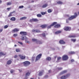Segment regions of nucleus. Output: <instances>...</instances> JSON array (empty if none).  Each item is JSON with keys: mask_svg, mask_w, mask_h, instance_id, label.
<instances>
[{"mask_svg": "<svg viewBox=\"0 0 79 79\" xmlns=\"http://www.w3.org/2000/svg\"><path fill=\"white\" fill-rule=\"evenodd\" d=\"M69 55H72V54H74L75 53V52L73 51H71L70 52H69Z\"/></svg>", "mask_w": 79, "mask_h": 79, "instance_id": "27", "label": "nucleus"}, {"mask_svg": "<svg viewBox=\"0 0 79 79\" xmlns=\"http://www.w3.org/2000/svg\"><path fill=\"white\" fill-rule=\"evenodd\" d=\"M17 46L16 45V44H15V47H16Z\"/></svg>", "mask_w": 79, "mask_h": 79, "instance_id": "59", "label": "nucleus"}, {"mask_svg": "<svg viewBox=\"0 0 79 79\" xmlns=\"http://www.w3.org/2000/svg\"><path fill=\"white\" fill-rule=\"evenodd\" d=\"M61 57H57V61H59V60H61Z\"/></svg>", "mask_w": 79, "mask_h": 79, "instance_id": "36", "label": "nucleus"}, {"mask_svg": "<svg viewBox=\"0 0 79 79\" xmlns=\"http://www.w3.org/2000/svg\"><path fill=\"white\" fill-rule=\"evenodd\" d=\"M74 15H72L70 17H69L68 19L69 20H71L72 19H73L74 18H76L77 16V14L76 12L74 13Z\"/></svg>", "mask_w": 79, "mask_h": 79, "instance_id": "2", "label": "nucleus"}, {"mask_svg": "<svg viewBox=\"0 0 79 79\" xmlns=\"http://www.w3.org/2000/svg\"><path fill=\"white\" fill-rule=\"evenodd\" d=\"M57 24V22H53L52 24H51V25H50L49 26H48L47 27L48 29H50L53 26H54V25H55V24Z\"/></svg>", "mask_w": 79, "mask_h": 79, "instance_id": "7", "label": "nucleus"}, {"mask_svg": "<svg viewBox=\"0 0 79 79\" xmlns=\"http://www.w3.org/2000/svg\"><path fill=\"white\" fill-rule=\"evenodd\" d=\"M10 73H13V72H15V70H10Z\"/></svg>", "mask_w": 79, "mask_h": 79, "instance_id": "43", "label": "nucleus"}, {"mask_svg": "<svg viewBox=\"0 0 79 79\" xmlns=\"http://www.w3.org/2000/svg\"><path fill=\"white\" fill-rule=\"evenodd\" d=\"M17 35H18L16 34H15L14 35V37H16Z\"/></svg>", "mask_w": 79, "mask_h": 79, "instance_id": "47", "label": "nucleus"}, {"mask_svg": "<svg viewBox=\"0 0 79 79\" xmlns=\"http://www.w3.org/2000/svg\"><path fill=\"white\" fill-rule=\"evenodd\" d=\"M22 38L21 39V40H24V37L25 38V43L26 44H29L30 43V42H29V41L27 40H27V38L26 37V36H24L23 35L22 36Z\"/></svg>", "mask_w": 79, "mask_h": 79, "instance_id": "1", "label": "nucleus"}, {"mask_svg": "<svg viewBox=\"0 0 79 79\" xmlns=\"http://www.w3.org/2000/svg\"><path fill=\"white\" fill-rule=\"evenodd\" d=\"M48 6V4H45L42 6V7L43 8H45V7H47Z\"/></svg>", "mask_w": 79, "mask_h": 79, "instance_id": "25", "label": "nucleus"}, {"mask_svg": "<svg viewBox=\"0 0 79 79\" xmlns=\"http://www.w3.org/2000/svg\"><path fill=\"white\" fill-rule=\"evenodd\" d=\"M2 31H3V29H0V32H2Z\"/></svg>", "mask_w": 79, "mask_h": 79, "instance_id": "50", "label": "nucleus"}, {"mask_svg": "<svg viewBox=\"0 0 79 79\" xmlns=\"http://www.w3.org/2000/svg\"><path fill=\"white\" fill-rule=\"evenodd\" d=\"M31 10H32V9H31Z\"/></svg>", "mask_w": 79, "mask_h": 79, "instance_id": "63", "label": "nucleus"}, {"mask_svg": "<svg viewBox=\"0 0 79 79\" xmlns=\"http://www.w3.org/2000/svg\"><path fill=\"white\" fill-rule=\"evenodd\" d=\"M15 13V11L10 12L9 15H8V17H10V16H12V14Z\"/></svg>", "mask_w": 79, "mask_h": 79, "instance_id": "23", "label": "nucleus"}, {"mask_svg": "<svg viewBox=\"0 0 79 79\" xmlns=\"http://www.w3.org/2000/svg\"><path fill=\"white\" fill-rule=\"evenodd\" d=\"M39 21V20L37 19H31L29 20V22L31 23H33V22H37Z\"/></svg>", "mask_w": 79, "mask_h": 79, "instance_id": "6", "label": "nucleus"}, {"mask_svg": "<svg viewBox=\"0 0 79 79\" xmlns=\"http://www.w3.org/2000/svg\"><path fill=\"white\" fill-rule=\"evenodd\" d=\"M64 30L66 31H70L71 30V27L69 26L65 27L64 28Z\"/></svg>", "mask_w": 79, "mask_h": 79, "instance_id": "3", "label": "nucleus"}, {"mask_svg": "<svg viewBox=\"0 0 79 79\" xmlns=\"http://www.w3.org/2000/svg\"><path fill=\"white\" fill-rule=\"evenodd\" d=\"M19 72H20L21 73V72H22V70H21V69H19Z\"/></svg>", "mask_w": 79, "mask_h": 79, "instance_id": "51", "label": "nucleus"}, {"mask_svg": "<svg viewBox=\"0 0 79 79\" xmlns=\"http://www.w3.org/2000/svg\"><path fill=\"white\" fill-rule=\"evenodd\" d=\"M32 32H36V30H32Z\"/></svg>", "mask_w": 79, "mask_h": 79, "instance_id": "46", "label": "nucleus"}, {"mask_svg": "<svg viewBox=\"0 0 79 79\" xmlns=\"http://www.w3.org/2000/svg\"><path fill=\"white\" fill-rule=\"evenodd\" d=\"M18 43H19V44H21V45H23V43H22V42L19 41Z\"/></svg>", "mask_w": 79, "mask_h": 79, "instance_id": "44", "label": "nucleus"}, {"mask_svg": "<svg viewBox=\"0 0 79 79\" xmlns=\"http://www.w3.org/2000/svg\"><path fill=\"white\" fill-rule=\"evenodd\" d=\"M57 69L59 70H62V69H63V68L58 67L57 68Z\"/></svg>", "mask_w": 79, "mask_h": 79, "instance_id": "32", "label": "nucleus"}, {"mask_svg": "<svg viewBox=\"0 0 79 79\" xmlns=\"http://www.w3.org/2000/svg\"><path fill=\"white\" fill-rule=\"evenodd\" d=\"M57 4H62L63 2L61 1H58L57 2Z\"/></svg>", "mask_w": 79, "mask_h": 79, "instance_id": "33", "label": "nucleus"}, {"mask_svg": "<svg viewBox=\"0 0 79 79\" xmlns=\"http://www.w3.org/2000/svg\"><path fill=\"white\" fill-rule=\"evenodd\" d=\"M59 43L60 44H64L65 42L63 40H61L59 41Z\"/></svg>", "mask_w": 79, "mask_h": 79, "instance_id": "16", "label": "nucleus"}, {"mask_svg": "<svg viewBox=\"0 0 79 79\" xmlns=\"http://www.w3.org/2000/svg\"><path fill=\"white\" fill-rule=\"evenodd\" d=\"M16 52H20V49L19 48H16Z\"/></svg>", "mask_w": 79, "mask_h": 79, "instance_id": "29", "label": "nucleus"}, {"mask_svg": "<svg viewBox=\"0 0 79 79\" xmlns=\"http://www.w3.org/2000/svg\"><path fill=\"white\" fill-rule=\"evenodd\" d=\"M41 14L42 15H45V14H46V12H41Z\"/></svg>", "mask_w": 79, "mask_h": 79, "instance_id": "41", "label": "nucleus"}, {"mask_svg": "<svg viewBox=\"0 0 79 79\" xmlns=\"http://www.w3.org/2000/svg\"><path fill=\"white\" fill-rule=\"evenodd\" d=\"M10 9H11V8H7V10L8 11H10Z\"/></svg>", "mask_w": 79, "mask_h": 79, "instance_id": "48", "label": "nucleus"}, {"mask_svg": "<svg viewBox=\"0 0 79 79\" xmlns=\"http://www.w3.org/2000/svg\"><path fill=\"white\" fill-rule=\"evenodd\" d=\"M36 32L39 33L40 32V31L39 30H36Z\"/></svg>", "mask_w": 79, "mask_h": 79, "instance_id": "39", "label": "nucleus"}, {"mask_svg": "<svg viewBox=\"0 0 79 79\" xmlns=\"http://www.w3.org/2000/svg\"><path fill=\"white\" fill-rule=\"evenodd\" d=\"M51 60L52 58L50 57H48L46 58V60H48V61H50Z\"/></svg>", "mask_w": 79, "mask_h": 79, "instance_id": "26", "label": "nucleus"}, {"mask_svg": "<svg viewBox=\"0 0 79 79\" xmlns=\"http://www.w3.org/2000/svg\"><path fill=\"white\" fill-rule=\"evenodd\" d=\"M69 76H70V74L68 73V74H67L66 75V76H62L60 77V79H66V78H67V77H69Z\"/></svg>", "mask_w": 79, "mask_h": 79, "instance_id": "5", "label": "nucleus"}, {"mask_svg": "<svg viewBox=\"0 0 79 79\" xmlns=\"http://www.w3.org/2000/svg\"><path fill=\"white\" fill-rule=\"evenodd\" d=\"M11 63V60H8L7 62V64H10Z\"/></svg>", "mask_w": 79, "mask_h": 79, "instance_id": "24", "label": "nucleus"}, {"mask_svg": "<svg viewBox=\"0 0 79 79\" xmlns=\"http://www.w3.org/2000/svg\"><path fill=\"white\" fill-rule=\"evenodd\" d=\"M67 73V70H65L60 73V74H65V73Z\"/></svg>", "mask_w": 79, "mask_h": 79, "instance_id": "19", "label": "nucleus"}, {"mask_svg": "<svg viewBox=\"0 0 79 79\" xmlns=\"http://www.w3.org/2000/svg\"><path fill=\"white\" fill-rule=\"evenodd\" d=\"M49 73H51V70H50L48 71Z\"/></svg>", "mask_w": 79, "mask_h": 79, "instance_id": "52", "label": "nucleus"}, {"mask_svg": "<svg viewBox=\"0 0 79 79\" xmlns=\"http://www.w3.org/2000/svg\"><path fill=\"white\" fill-rule=\"evenodd\" d=\"M48 12L49 13H52V10L50 9H49L48 10Z\"/></svg>", "mask_w": 79, "mask_h": 79, "instance_id": "30", "label": "nucleus"}, {"mask_svg": "<svg viewBox=\"0 0 79 79\" xmlns=\"http://www.w3.org/2000/svg\"><path fill=\"white\" fill-rule=\"evenodd\" d=\"M37 40L35 39H32V41L33 42H36Z\"/></svg>", "mask_w": 79, "mask_h": 79, "instance_id": "34", "label": "nucleus"}, {"mask_svg": "<svg viewBox=\"0 0 79 79\" xmlns=\"http://www.w3.org/2000/svg\"><path fill=\"white\" fill-rule=\"evenodd\" d=\"M8 27V26L7 25H5L4 27V29H6Z\"/></svg>", "mask_w": 79, "mask_h": 79, "instance_id": "35", "label": "nucleus"}, {"mask_svg": "<svg viewBox=\"0 0 79 79\" xmlns=\"http://www.w3.org/2000/svg\"><path fill=\"white\" fill-rule=\"evenodd\" d=\"M42 56V54H40L38 55L36 57V61H37L40 59V58H41V56Z\"/></svg>", "mask_w": 79, "mask_h": 79, "instance_id": "8", "label": "nucleus"}, {"mask_svg": "<svg viewBox=\"0 0 79 79\" xmlns=\"http://www.w3.org/2000/svg\"><path fill=\"white\" fill-rule=\"evenodd\" d=\"M12 4V3H11V2H8L7 3L6 5L7 6L8 5H11Z\"/></svg>", "mask_w": 79, "mask_h": 79, "instance_id": "28", "label": "nucleus"}, {"mask_svg": "<svg viewBox=\"0 0 79 79\" xmlns=\"http://www.w3.org/2000/svg\"><path fill=\"white\" fill-rule=\"evenodd\" d=\"M45 77H48V75H45Z\"/></svg>", "mask_w": 79, "mask_h": 79, "instance_id": "54", "label": "nucleus"}, {"mask_svg": "<svg viewBox=\"0 0 79 79\" xmlns=\"http://www.w3.org/2000/svg\"><path fill=\"white\" fill-rule=\"evenodd\" d=\"M61 33V31H56L55 32V34H60V33Z\"/></svg>", "mask_w": 79, "mask_h": 79, "instance_id": "21", "label": "nucleus"}, {"mask_svg": "<svg viewBox=\"0 0 79 79\" xmlns=\"http://www.w3.org/2000/svg\"><path fill=\"white\" fill-rule=\"evenodd\" d=\"M71 62H74V60L73 59H71Z\"/></svg>", "mask_w": 79, "mask_h": 79, "instance_id": "49", "label": "nucleus"}, {"mask_svg": "<svg viewBox=\"0 0 79 79\" xmlns=\"http://www.w3.org/2000/svg\"><path fill=\"white\" fill-rule=\"evenodd\" d=\"M37 17H41L42 16V15H41V14H38L37 15Z\"/></svg>", "mask_w": 79, "mask_h": 79, "instance_id": "37", "label": "nucleus"}, {"mask_svg": "<svg viewBox=\"0 0 79 79\" xmlns=\"http://www.w3.org/2000/svg\"><path fill=\"white\" fill-rule=\"evenodd\" d=\"M44 70H42V71L40 72L38 74L39 76H42V75L43 74V73H44Z\"/></svg>", "mask_w": 79, "mask_h": 79, "instance_id": "17", "label": "nucleus"}, {"mask_svg": "<svg viewBox=\"0 0 79 79\" xmlns=\"http://www.w3.org/2000/svg\"><path fill=\"white\" fill-rule=\"evenodd\" d=\"M42 35L43 36V37H45V34L43 33L42 34Z\"/></svg>", "mask_w": 79, "mask_h": 79, "instance_id": "42", "label": "nucleus"}, {"mask_svg": "<svg viewBox=\"0 0 79 79\" xmlns=\"http://www.w3.org/2000/svg\"><path fill=\"white\" fill-rule=\"evenodd\" d=\"M30 75V73L28 72L26 73V76H29Z\"/></svg>", "mask_w": 79, "mask_h": 79, "instance_id": "40", "label": "nucleus"}, {"mask_svg": "<svg viewBox=\"0 0 79 79\" xmlns=\"http://www.w3.org/2000/svg\"><path fill=\"white\" fill-rule=\"evenodd\" d=\"M26 19H27V17H23L21 18H20V20H23Z\"/></svg>", "mask_w": 79, "mask_h": 79, "instance_id": "20", "label": "nucleus"}, {"mask_svg": "<svg viewBox=\"0 0 79 79\" xmlns=\"http://www.w3.org/2000/svg\"><path fill=\"white\" fill-rule=\"evenodd\" d=\"M31 2H34V1H31Z\"/></svg>", "mask_w": 79, "mask_h": 79, "instance_id": "58", "label": "nucleus"}, {"mask_svg": "<svg viewBox=\"0 0 79 79\" xmlns=\"http://www.w3.org/2000/svg\"><path fill=\"white\" fill-rule=\"evenodd\" d=\"M71 41H73V42H75L76 41V39H71Z\"/></svg>", "mask_w": 79, "mask_h": 79, "instance_id": "31", "label": "nucleus"}, {"mask_svg": "<svg viewBox=\"0 0 79 79\" xmlns=\"http://www.w3.org/2000/svg\"><path fill=\"white\" fill-rule=\"evenodd\" d=\"M23 63L24 66H29V64H31V63L30 62L28 61H25L23 62Z\"/></svg>", "mask_w": 79, "mask_h": 79, "instance_id": "4", "label": "nucleus"}, {"mask_svg": "<svg viewBox=\"0 0 79 79\" xmlns=\"http://www.w3.org/2000/svg\"><path fill=\"white\" fill-rule=\"evenodd\" d=\"M10 20L11 21H15L16 20V18H15V17H12L10 18Z\"/></svg>", "mask_w": 79, "mask_h": 79, "instance_id": "22", "label": "nucleus"}, {"mask_svg": "<svg viewBox=\"0 0 79 79\" xmlns=\"http://www.w3.org/2000/svg\"><path fill=\"white\" fill-rule=\"evenodd\" d=\"M68 59V56L66 55H64L62 56L63 60H66Z\"/></svg>", "mask_w": 79, "mask_h": 79, "instance_id": "9", "label": "nucleus"}, {"mask_svg": "<svg viewBox=\"0 0 79 79\" xmlns=\"http://www.w3.org/2000/svg\"><path fill=\"white\" fill-rule=\"evenodd\" d=\"M23 8H24V6H20L19 7V8H20V9Z\"/></svg>", "mask_w": 79, "mask_h": 79, "instance_id": "38", "label": "nucleus"}, {"mask_svg": "<svg viewBox=\"0 0 79 79\" xmlns=\"http://www.w3.org/2000/svg\"><path fill=\"white\" fill-rule=\"evenodd\" d=\"M30 79H34V78H31Z\"/></svg>", "mask_w": 79, "mask_h": 79, "instance_id": "61", "label": "nucleus"}, {"mask_svg": "<svg viewBox=\"0 0 79 79\" xmlns=\"http://www.w3.org/2000/svg\"><path fill=\"white\" fill-rule=\"evenodd\" d=\"M77 5H79V3L77 4Z\"/></svg>", "mask_w": 79, "mask_h": 79, "instance_id": "60", "label": "nucleus"}, {"mask_svg": "<svg viewBox=\"0 0 79 79\" xmlns=\"http://www.w3.org/2000/svg\"><path fill=\"white\" fill-rule=\"evenodd\" d=\"M19 56L20 57L21 59L22 60H24L26 58V57L25 56H22L21 55H19Z\"/></svg>", "mask_w": 79, "mask_h": 79, "instance_id": "13", "label": "nucleus"}, {"mask_svg": "<svg viewBox=\"0 0 79 79\" xmlns=\"http://www.w3.org/2000/svg\"><path fill=\"white\" fill-rule=\"evenodd\" d=\"M2 1L1 0H0V3H2Z\"/></svg>", "mask_w": 79, "mask_h": 79, "instance_id": "55", "label": "nucleus"}, {"mask_svg": "<svg viewBox=\"0 0 79 79\" xmlns=\"http://www.w3.org/2000/svg\"><path fill=\"white\" fill-rule=\"evenodd\" d=\"M67 23H68V20H67L66 21Z\"/></svg>", "mask_w": 79, "mask_h": 79, "instance_id": "57", "label": "nucleus"}, {"mask_svg": "<svg viewBox=\"0 0 79 79\" xmlns=\"http://www.w3.org/2000/svg\"><path fill=\"white\" fill-rule=\"evenodd\" d=\"M78 15H79V11L78 12Z\"/></svg>", "mask_w": 79, "mask_h": 79, "instance_id": "62", "label": "nucleus"}, {"mask_svg": "<svg viewBox=\"0 0 79 79\" xmlns=\"http://www.w3.org/2000/svg\"><path fill=\"white\" fill-rule=\"evenodd\" d=\"M60 27H61V25L60 24H56L54 26L55 28H59Z\"/></svg>", "mask_w": 79, "mask_h": 79, "instance_id": "15", "label": "nucleus"}, {"mask_svg": "<svg viewBox=\"0 0 79 79\" xmlns=\"http://www.w3.org/2000/svg\"><path fill=\"white\" fill-rule=\"evenodd\" d=\"M66 16H67V17H69V15H67Z\"/></svg>", "mask_w": 79, "mask_h": 79, "instance_id": "56", "label": "nucleus"}, {"mask_svg": "<svg viewBox=\"0 0 79 79\" xmlns=\"http://www.w3.org/2000/svg\"><path fill=\"white\" fill-rule=\"evenodd\" d=\"M18 58V55H15L14 56V58Z\"/></svg>", "mask_w": 79, "mask_h": 79, "instance_id": "45", "label": "nucleus"}, {"mask_svg": "<svg viewBox=\"0 0 79 79\" xmlns=\"http://www.w3.org/2000/svg\"><path fill=\"white\" fill-rule=\"evenodd\" d=\"M20 34L21 35H27V32L24 31H21L20 32Z\"/></svg>", "mask_w": 79, "mask_h": 79, "instance_id": "10", "label": "nucleus"}, {"mask_svg": "<svg viewBox=\"0 0 79 79\" xmlns=\"http://www.w3.org/2000/svg\"><path fill=\"white\" fill-rule=\"evenodd\" d=\"M56 58H57V56H56L54 57V58H55V59H56Z\"/></svg>", "mask_w": 79, "mask_h": 79, "instance_id": "53", "label": "nucleus"}, {"mask_svg": "<svg viewBox=\"0 0 79 79\" xmlns=\"http://www.w3.org/2000/svg\"><path fill=\"white\" fill-rule=\"evenodd\" d=\"M6 53H4L3 52H0V57H1L2 56L6 55Z\"/></svg>", "mask_w": 79, "mask_h": 79, "instance_id": "11", "label": "nucleus"}, {"mask_svg": "<svg viewBox=\"0 0 79 79\" xmlns=\"http://www.w3.org/2000/svg\"><path fill=\"white\" fill-rule=\"evenodd\" d=\"M47 25L44 24L41 25L40 27H41L42 29H45V28H46V27H47Z\"/></svg>", "mask_w": 79, "mask_h": 79, "instance_id": "12", "label": "nucleus"}, {"mask_svg": "<svg viewBox=\"0 0 79 79\" xmlns=\"http://www.w3.org/2000/svg\"><path fill=\"white\" fill-rule=\"evenodd\" d=\"M19 31V29H18L17 28H15L12 31L13 32L15 33V32H18Z\"/></svg>", "mask_w": 79, "mask_h": 79, "instance_id": "14", "label": "nucleus"}, {"mask_svg": "<svg viewBox=\"0 0 79 79\" xmlns=\"http://www.w3.org/2000/svg\"><path fill=\"white\" fill-rule=\"evenodd\" d=\"M69 38H75V37H76V35H70L68 36Z\"/></svg>", "mask_w": 79, "mask_h": 79, "instance_id": "18", "label": "nucleus"}]
</instances>
